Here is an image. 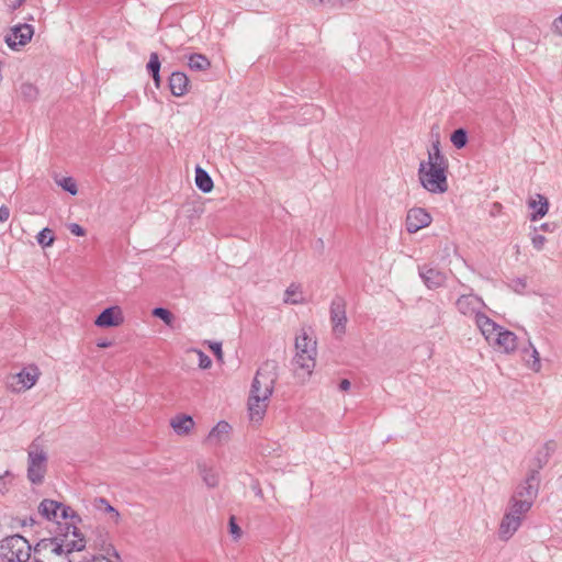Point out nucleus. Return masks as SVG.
Segmentation results:
<instances>
[{
  "label": "nucleus",
  "instance_id": "1",
  "mask_svg": "<svg viewBox=\"0 0 562 562\" xmlns=\"http://www.w3.org/2000/svg\"><path fill=\"white\" fill-rule=\"evenodd\" d=\"M58 524L59 532L55 537L42 539L34 547L35 562H71L69 554L85 549V537L76 526Z\"/></svg>",
  "mask_w": 562,
  "mask_h": 562
},
{
  "label": "nucleus",
  "instance_id": "2",
  "mask_svg": "<svg viewBox=\"0 0 562 562\" xmlns=\"http://www.w3.org/2000/svg\"><path fill=\"white\" fill-rule=\"evenodd\" d=\"M476 326L494 350L506 355L514 353L517 350L518 338L516 334L496 324L485 314L477 315Z\"/></svg>",
  "mask_w": 562,
  "mask_h": 562
},
{
  "label": "nucleus",
  "instance_id": "3",
  "mask_svg": "<svg viewBox=\"0 0 562 562\" xmlns=\"http://www.w3.org/2000/svg\"><path fill=\"white\" fill-rule=\"evenodd\" d=\"M296 353L294 357L295 371L303 376H308L313 372L316 364V340L307 335L305 330H302L295 338Z\"/></svg>",
  "mask_w": 562,
  "mask_h": 562
},
{
  "label": "nucleus",
  "instance_id": "4",
  "mask_svg": "<svg viewBox=\"0 0 562 562\" xmlns=\"http://www.w3.org/2000/svg\"><path fill=\"white\" fill-rule=\"evenodd\" d=\"M449 165L422 161L418 179L422 187L430 193H445L448 190L447 170Z\"/></svg>",
  "mask_w": 562,
  "mask_h": 562
},
{
  "label": "nucleus",
  "instance_id": "5",
  "mask_svg": "<svg viewBox=\"0 0 562 562\" xmlns=\"http://www.w3.org/2000/svg\"><path fill=\"white\" fill-rule=\"evenodd\" d=\"M31 544L20 536L13 535L4 538L0 543V554L8 562H26L31 557Z\"/></svg>",
  "mask_w": 562,
  "mask_h": 562
},
{
  "label": "nucleus",
  "instance_id": "6",
  "mask_svg": "<svg viewBox=\"0 0 562 562\" xmlns=\"http://www.w3.org/2000/svg\"><path fill=\"white\" fill-rule=\"evenodd\" d=\"M277 369L274 361L265 362L256 372L250 393L270 397L278 378Z\"/></svg>",
  "mask_w": 562,
  "mask_h": 562
},
{
  "label": "nucleus",
  "instance_id": "7",
  "mask_svg": "<svg viewBox=\"0 0 562 562\" xmlns=\"http://www.w3.org/2000/svg\"><path fill=\"white\" fill-rule=\"evenodd\" d=\"M47 471V454L37 443L32 442L27 453V479L41 484Z\"/></svg>",
  "mask_w": 562,
  "mask_h": 562
},
{
  "label": "nucleus",
  "instance_id": "8",
  "mask_svg": "<svg viewBox=\"0 0 562 562\" xmlns=\"http://www.w3.org/2000/svg\"><path fill=\"white\" fill-rule=\"evenodd\" d=\"M539 492V477H538V471L532 470L526 477V480L519 484L512 497L515 498H521V501L529 502L530 505L533 504L535 499L538 496Z\"/></svg>",
  "mask_w": 562,
  "mask_h": 562
},
{
  "label": "nucleus",
  "instance_id": "9",
  "mask_svg": "<svg viewBox=\"0 0 562 562\" xmlns=\"http://www.w3.org/2000/svg\"><path fill=\"white\" fill-rule=\"evenodd\" d=\"M330 321L333 324V331L337 336H341L346 331V302L344 297L336 296L330 304Z\"/></svg>",
  "mask_w": 562,
  "mask_h": 562
},
{
  "label": "nucleus",
  "instance_id": "10",
  "mask_svg": "<svg viewBox=\"0 0 562 562\" xmlns=\"http://www.w3.org/2000/svg\"><path fill=\"white\" fill-rule=\"evenodd\" d=\"M34 34V29L30 24H18L11 29V32L5 36V43L12 49L18 46L26 45Z\"/></svg>",
  "mask_w": 562,
  "mask_h": 562
},
{
  "label": "nucleus",
  "instance_id": "11",
  "mask_svg": "<svg viewBox=\"0 0 562 562\" xmlns=\"http://www.w3.org/2000/svg\"><path fill=\"white\" fill-rule=\"evenodd\" d=\"M38 379L37 369L32 370L23 369L19 373L12 375L9 380V387L13 392H22L31 389Z\"/></svg>",
  "mask_w": 562,
  "mask_h": 562
},
{
  "label": "nucleus",
  "instance_id": "12",
  "mask_svg": "<svg viewBox=\"0 0 562 562\" xmlns=\"http://www.w3.org/2000/svg\"><path fill=\"white\" fill-rule=\"evenodd\" d=\"M431 215L423 207H413L407 212L406 231L416 233L431 224Z\"/></svg>",
  "mask_w": 562,
  "mask_h": 562
},
{
  "label": "nucleus",
  "instance_id": "13",
  "mask_svg": "<svg viewBox=\"0 0 562 562\" xmlns=\"http://www.w3.org/2000/svg\"><path fill=\"white\" fill-rule=\"evenodd\" d=\"M457 308L463 315H475V321L477 319V315H482L481 308L483 307V301L474 295V294H464L461 295L457 300Z\"/></svg>",
  "mask_w": 562,
  "mask_h": 562
},
{
  "label": "nucleus",
  "instance_id": "14",
  "mask_svg": "<svg viewBox=\"0 0 562 562\" xmlns=\"http://www.w3.org/2000/svg\"><path fill=\"white\" fill-rule=\"evenodd\" d=\"M124 316L120 306H111L101 312L95 318L94 324L98 327H116L122 325Z\"/></svg>",
  "mask_w": 562,
  "mask_h": 562
},
{
  "label": "nucleus",
  "instance_id": "15",
  "mask_svg": "<svg viewBox=\"0 0 562 562\" xmlns=\"http://www.w3.org/2000/svg\"><path fill=\"white\" fill-rule=\"evenodd\" d=\"M270 397L251 394L248 400V411L251 422L259 423L263 419Z\"/></svg>",
  "mask_w": 562,
  "mask_h": 562
},
{
  "label": "nucleus",
  "instance_id": "16",
  "mask_svg": "<svg viewBox=\"0 0 562 562\" xmlns=\"http://www.w3.org/2000/svg\"><path fill=\"white\" fill-rule=\"evenodd\" d=\"M522 519H520L518 516H515L510 514L509 512H505L502 521L499 524L498 529V537L499 539L507 541L510 539L514 533L519 529L521 526Z\"/></svg>",
  "mask_w": 562,
  "mask_h": 562
},
{
  "label": "nucleus",
  "instance_id": "17",
  "mask_svg": "<svg viewBox=\"0 0 562 562\" xmlns=\"http://www.w3.org/2000/svg\"><path fill=\"white\" fill-rule=\"evenodd\" d=\"M528 207L533 211L530 215V220L538 221L548 213L549 201L544 195L536 194L533 198L529 199Z\"/></svg>",
  "mask_w": 562,
  "mask_h": 562
},
{
  "label": "nucleus",
  "instance_id": "18",
  "mask_svg": "<svg viewBox=\"0 0 562 562\" xmlns=\"http://www.w3.org/2000/svg\"><path fill=\"white\" fill-rule=\"evenodd\" d=\"M189 79L184 72L175 71L169 77L170 91L175 97H182L188 92Z\"/></svg>",
  "mask_w": 562,
  "mask_h": 562
},
{
  "label": "nucleus",
  "instance_id": "19",
  "mask_svg": "<svg viewBox=\"0 0 562 562\" xmlns=\"http://www.w3.org/2000/svg\"><path fill=\"white\" fill-rule=\"evenodd\" d=\"M195 423L190 415L179 414L170 420V426L179 436H187L193 429Z\"/></svg>",
  "mask_w": 562,
  "mask_h": 562
},
{
  "label": "nucleus",
  "instance_id": "20",
  "mask_svg": "<svg viewBox=\"0 0 562 562\" xmlns=\"http://www.w3.org/2000/svg\"><path fill=\"white\" fill-rule=\"evenodd\" d=\"M231 430V426L226 422H218L216 426H214L207 436V442L211 445H218L228 438V434Z\"/></svg>",
  "mask_w": 562,
  "mask_h": 562
},
{
  "label": "nucleus",
  "instance_id": "21",
  "mask_svg": "<svg viewBox=\"0 0 562 562\" xmlns=\"http://www.w3.org/2000/svg\"><path fill=\"white\" fill-rule=\"evenodd\" d=\"M522 353L525 355L526 366L536 373L540 372L542 368L540 355L531 341H529L527 348L522 349Z\"/></svg>",
  "mask_w": 562,
  "mask_h": 562
},
{
  "label": "nucleus",
  "instance_id": "22",
  "mask_svg": "<svg viewBox=\"0 0 562 562\" xmlns=\"http://www.w3.org/2000/svg\"><path fill=\"white\" fill-rule=\"evenodd\" d=\"M60 503L53 499H43L38 506V513L48 520H58Z\"/></svg>",
  "mask_w": 562,
  "mask_h": 562
},
{
  "label": "nucleus",
  "instance_id": "23",
  "mask_svg": "<svg viewBox=\"0 0 562 562\" xmlns=\"http://www.w3.org/2000/svg\"><path fill=\"white\" fill-rule=\"evenodd\" d=\"M531 507L532 505H530L529 502L521 501V498L517 499L515 497H510L506 510L515 516H518L520 519H524Z\"/></svg>",
  "mask_w": 562,
  "mask_h": 562
},
{
  "label": "nucleus",
  "instance_id": "24",
  "mask_svg": "<svg viewBox=\"0 0 562 562\" xmlns=\"http://www.w3.org/2000/svg\"><path fill=\"white\" fill-rule=\"evenodd\" d=\"M94 546L102 552L108 555H113L116 560H121L119 552L114 548V546L109 540L108 532H100L98 538L94 540Z\"/></svg>",
  "mask_w": 562,
  "mask_h": 562
},
{
  "label": "nucleus",
  "instance_id": "25",
  "mask_svg": "<svg viewBox=\"0 0 562 562\" xmlns=\"http://www.w3.org/2000/svg\"><path fill=\"white\" fill-rule=\"evenodd\" d=\"M195 184L204 193H209L213 189L212 178L204 169L199 166L195 169Z\"/></svg>",
  "mask_w": 562,
  "mask_h": 562
},
{
  "label": "nucleus",
  "instance_id": "26",
  "mask_svg": "<svg viewBox=\"0 0 562 562\" xmlns=\"http://www.w3.org/2000/svg\"><path fill=\"white\" fill-rule=\"evenodd\" d=\"M188 65L192 70L201 71L209 69L211 67V61L205 55L195 53L189 56Z\"/></svg>",
  "mask_w": 562,
  "mask_h": 562
},
{
  "label": "nucleus",
  "instance_id": "27",
  "mask_svg": "<svg viewBox=\"0 0 562 562\" xmlns=\"http://www.w3.org/2000/svg\"><path fill=\"white\" fill-rule=\"evenodd\" d=\"M200 474L202 476L203 482L209 487H215L218 485V474L212 468L206 467L205 464L199 465Z\"/></svg>",
  "mask_w": 562,
  "mask_h": 562
},
{
  "label": "nucleus",
  "instance_id": "28",
  "mask_svg": "<svg viewBox=\"0 0 562 562\" xmlns=\"http://www.w3.org/2000/svg\"><path fill=\"white\" fill-rule=\"evenodd\" d=\"M304 301V295L300 290L299 284L291 283V285L285 290L284 293V302L291 304H297Z\"/></svg>",
  "mask_w": 562,
  "mask_h": 562
},
{
  "label": "nucleus",
  "instance_id": "29",
  "mask_svg": "<svg viewBox=\"0 0 562 562\" xmlns=\"http://www.w3.org/2000/svg\"><path fill=\"white\" fill-rule=\"evenodd\" d=\"M430 164L448 165V159L440 151V143L436 140L432 143L431 148L428 150V160Z\"/></svg>",
  "mask_w": 562,
  "mask_h": 562
},
{
  "label": "nucleus",
  "instance_id": "30",
  "mask_svg": "<svg viewBox=\"0 0 562 562\" xmlns=\"http://www.w3.org/2000/svg\"><path fill=\"white\" fill-rule=\"evenodd\" d=\"M19 91L26 101H34L38 94L37 88L30 82L22 83Z\"/></svg>",
  "mask_w": 562,
  "mask_h": 562
},
{
  "label": "nucleus",
  "instance_id": "31",
  "mask_svg": "<svg viewBox=\"0 0 562 562\" xmlns=\"http://www.w3.org/2000/svg\"><path fill=\"white\" fill-rule=\"evenodd\" d=\"M153 316L160 318L167 326L172 327L175 316L170 311L164 307H155L151 312Z\"/></svg>",
  "mask_w": 562,
  "mask_h": 562
},
{
  "label": "nucleus",
  "instance_id": "32",
  "mask_svg": "<svg viewBox=\"0 0 562 562\" xmlns=\"http://www.w3.org/2000/svg\"><path fill=\"white\" fill-rule=\"evenodd\" d=\"M451 143L457 148H462L467 145L468 135L463 128L456 130L450 137Z\"/></svg>",
  "mask_w": 562,
  "mask_h": 562
},
{
  "label": "nucleus",
  "instance_id": "33",
  "mask_svg": "<svg viewBox=\"0 0 562 562\" xmlns=\"http://www.w3.org/2000/svg\"><path fill=\"white\" fill-rule=\"evenodd\" d=\"M555 450V443L553 441H548L543 445L542 449L538 452L539 454H542V458L539 457V468H542L547 462L550 456Z\"/></svg>",
  "mask_w": 562,
  "mask_h": 562
},
{
  "label": "nucleus",
  "instance_id": "34",
  "mask_svg": "<svg viewBox=\"0 0 562 562\" xmlns=\"http://www.w3.org/2000/svg\"><path fill=\"white\" fill-rule=\"evenodd\" d=\"M59 518H63V519H70L71 522H65V524H69V525H74L75 521H79L80 518L79 516L76 514V512L69 507V506H66L64 504L60 503V508H59Z\"/></svg>",
  "mask_w": 562,
  "mask_h": 562
},
{
  "label": "nucleus",
  "instance_id": "35",
  "mask_svg": "<svg viewBox=\"0 0 562 562\" xmlns=\"http://www.w3.org/2000/svg\"><path fill=\"white\" fill-rule=\"evenodd\" d=\"M37 243L42 247H48L54 243V235L52 229L45 227L36 236Z\"/></svg>",
  "mask_w": 562,
  "mask_h": 562
},
{
  "label": "nucleus",
  "instance_id": "36",
  "mask_svg": "<svg viewBox=\"0 0 562 562\" xmlns=\"http://www.w3.org/2000/svg\"><path fill=\"white\" fill-rule=\"evenodd\" d=\"M57 184L60 186L65 191L71 195H76L78 192L77 184L71 177H65L60 180H56Z\"/></svg>",
  "mask_w": 562,
  "mask_h": 562
},
{
  "label": "nucleus",
  "instance_id": "37",
  "mask_svg": "<svg viewBox=\"0 0 562 562\" xmlns=\"http://www.w3.org/2000/svg\"><path fill=\"white\" fill-rule=\"evenodd\" d=\"M99 504H105V512L111 515V519L114 524H119L121 520V514L112 506L105 498L97 499Z\"/></svg>",
  "mask_w": 562,
  "mask_h": 562
},
{
  "label": "nucleus",
  "instance_id": "38",
  "mask_svg": "<svg viewBox=\"0 0 562 562\" xmlns=\"http://www.w3.org/2000/svg\"><path fill=\"white\" fill-rule=\"evenodd\" d=\"M147 70L149 74H157L160 70V60L157 53H151L149 56V61L147 64Z\"/></svg>",
  "mask_w": 562,
  "mask_h": 562
},
{
  "label": "nucleus",
  "instance_id": "39",
  "mask_svg": "<svg viewBox=\"0 0 562 562\" xmlns=\"http://www.w3.org/2000/svg\"><path fill=\"white\" fill-rule=\"evenodd\" d=\"M438 272L428 266H423L419 268V277L423 279V281H431L432 279L437 278Z\"/></svg>",
  "mask_w": 562,
  "mask_h": 562
},
{
  "label": "nucleus",
  "instance_id": "40",
  "mask_svg": "<svg viewBox=\"0 0 562 562\" xmlns=\"http://www.w3.org/2000/svg\"><path fill=\"white\" fill-rule=\"evenodd\" d=\"M199 356V367L201 369H209L212 366L211 358L201 350H195Z\"/></svg>",
  "mask_w": 562,
  "mask_h": 562
},
{
  "label": "nucleus",
  "instance_id": "41",
  "mask_svg": "<svg viewBox=\"0 0 562 562\" xmlns=\"http://www.w3.org/2000/svg\"><path fill=\"white\" fill-rule=\"evenodd\" d=\"M547 239L544 236L533 233L531 236V243L535 249L541 250L546 244Z\"/></svg>",
  "mask_w": 562,
  "mask_h": 562
},
{
  "label": "nucleus",
  "instance_id": "42",
  "mask_svg": "<svg viewBox=\"0 0 562 562\" xmlns=\"http://www.w3.org/2000/svg\"><path fill=\"white\" fill-rule=\"evenodd\" d=\"M209 347L218 361H223L222 344L218 341H209Z\"/></svg>",
  "mask_w": 562,
  "mask_h": 562
},
{
  "label": "nucleus",
  "instance_id": "43",
  "mask_svg": "<svg viewBox=\"0 0 562 562\" xmlns=\"http://www.w3.org/2000/svg\"><path fill=\"white\" fill-rule=\"evenodd\" d=\"M12 476V474L9 471H5L3 475H0V493L4 494L9 491L10 482L8 481V477Z\"/></svg>",
  "mask_w": 562,
  "mask_h": 562
},
{
  "label": "nucleus",
  "instance_id": "44",
  "mask_svg": "<svg viewBox=\"0 0 562 562\" xmlns=\"http://www.w3.org/2000/svg\"><path fill=\"white\" fill-rule=\"evenodd\" d=\"M229 531L235 539L239 538L241 535V529L239 528L235 520V517L233 516L229 518Z\"/></svg>",
  "mask_w": 562,
  "mask_h": 562
},
{
  "label": "nucleus",
  "instance_id": "45",
  "mask_svg": "<svg viewBox=\"0 0 562 562\" xmlns=\"http://www.w3.org/2000/svg\"><path fill=\"white\" fill-rule=\"evenodd\" d=\"M92 562H120V560H116L113 555L101 553L97 557H93Z\"/></svg>",
  "mask_w": 562,
  "mask_h": 562
},
{
  "label": "nucleus",
  "instance_id": "46",
  "mask_svg": "<svg viewBox=\"0 0 562 562\" xmlns=\"http://www.w3.org/2000/svg\"><path fill=\"white\" fill-rule=\"evenodd\" d=\"M304 114H307V113H313V117L315 120H321L322 116H323V112L321 109H317V108H314L313 105L311 106H305L304 109Z\"/></svg>",
  "mask_w": 562,
  "mask_h": 562
},
{
  "label": "nucleus",
  "instance_id": "47",
  "mask_svg": "<svg viewBox=\"0 0 562 562\" xmlns=\"http://www.w3.org/2000/svg\"><path fill=\"white\" fill-rule=\"evenodd\" d=\"M69 231L75 236H83L85 235V229L79 224H77V223L70 224L69 225Z\"/></svg>",
  "mask_w": 562,
  "mask_h": 562
},
{
  "label": "nucleus",
  "instance_id": "48",
  "mask_svg": "<svg viewBox=\"0 0 562 562\" xmlns=\"http://www.w3.org/2000/svg\"><path fill=\"white\" fill-rule=\"evenodd\" d=\"M553 32L558 35H562V14L553 21Z\"/></svg>",
  "mask_w": 562,
  "mask_h": 562
},
{
  "label": "nucleus",
  "instance_id": "49",
  "mask_svg": "<svg viewBox=\"0 0 562 562\" xmlns=\"http://www.w3.org/2000/svg\"><path fill=\"white\" fill-rule=\"evenodd\" d=\"M10 217V209L7 205L0 206V222L4 223Z\"/></svg>",
  "mask_w": 562,
  "mask_h": 562
},
{
  "label": "nucleus",
  "instance_id": "50",
  "mask_svg": "<svg viewBox=\"0 0 562 562\" xmlns=\"http://www.w3.org/2000/svg\"><path fill=\"white\" fill-rule=\"evenodd\" d=\"M527 283H514L513 291L522 294Z\"/></svg>",
  "mask_w": 562,
  "mask_h": 562
},
{
  "label": "nucleus",
  "instance_id": "51",
  "mask_svg": "<svg viewBox=\"0 0 562 562\" xmlns=\"http://www.w3.org/2000/svg\"><path fill=\"white\" fill-rule=\"evenodd\" d=\"M350 385H351L350 381H349V380H347V379H344V380H341V381H340V383H339V389H340L341 391H348V390L350 389Z\"/></svg>",
  "mask_w": 562,
  "mask_h": 562
},
{
  "label": "nucleus",
  "instance_id": "52",
  "mask_svg": "<svg viewBox=\"0 0 562 562\" xmlns=\"http://www.w3.org/2000/svg\"><path fill=\"white\" fill-rule=\"evenodd\" d=\"M97 346H98L99 348H108V347L112 346V342H111V341H109V340H99V341L97 342Z\"/></svg>",
  "mask_w": 562,
  "mask_h": 562
},
{
  "label": "nucleus",
  "instance_id": "53",
  "mask_svg": "<svg viewBox=\"0 0 562 562\" xmlns=\"http://www.w3.org/2000/svg\"><path fill=\"white\" fill-rule=\"evenodd\" d=\"M150 75H151V77L154 79L155 86L157 88H159V86H160V75H159V72H157V74L154 72V74H150Z\"/></svg>",
  "mask_w": 562,
  "mask_h": 562
},
{
  "label": "nucleus",
  "instance_id": "54",
  "mask_svg": "<svg viewBox=\"0 0 562 562\" xmlns=\"http://www.w3.org/2000/svg\"><path fill=\"white\" fill-rule=\"evenodd\" d=\"M554 228V224L544 223L541 225V229L546 232H551Z\"/></svg>",
  "mask_w": 562,
  "mask_h": 562
},
{
  "label": "nucleus",
  "instance_id": "55",
  "mask_svg": "<svg viewBox=\"0 0 562 562\" xmlns=\"http://www.w3.org/2000/svg\"><path fill=\"white\" fill-rule=\"evenodd\" d=\"M97 507H98V509H105V504H99L97 502Z\"/></svg>",
  "mask_w": 562,
  "mask_h": 562
},
{
  "label": "nucleus",
  "instance_id": "56",
  "mask_svg": "<svg viewBox=\"0 0 562 562\" xmlns=\"http://www.w3.org/2000/svg\"><path fill=\"white\" fill-rule=\"evenodd\" d=\"M257 494H258L259 496H261V495H262V492H261V490H260V488L257 491Z\"/></svg>",
  "mask_w": 562,
  "mask_h": 562
}]
</instances>
